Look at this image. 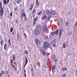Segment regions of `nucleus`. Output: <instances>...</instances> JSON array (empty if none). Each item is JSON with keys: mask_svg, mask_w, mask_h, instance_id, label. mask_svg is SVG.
Returning a JSON list of instances; mask_svg holds the SVG:
<instances>
[{"mask_svg": "<svg viewBox=\"0 0 77 77\" xmlns=\"http://www.w3.org/2000/svg\"><path fill=\"white\" fill-rule=\"evenodd\" d=\"M47 18V15H44V17H42V20H46V19Z\"/></svg>", "mask_w": 77, "mask_h": 77, "instance_id": "nucleus-10", "label": "nucleus"}, {"mask_svg": "<svg viewBox=\"0 0 77 77\" xmlns=\"http://www.w3.org/2000/svg\"><path fill=\"white\" fill-rule=\"evenodd\" d=\"M59 29H57V30H56L55 31V34L56 35H57L58 34H59Z\"/></svg>", "mask_w": 77, "mask_h": 77, "instance_id": "nucleus-15", "label": "nucleus"}, {"mask_svg": "<svg viewBox=\"0 0 77 77\" xmlns=\"http://www.w3.org/2000/svg\"><path fill=\"white\" fill-rule=\"evenodd\" d=\"M58 60H57V59H56L55 60V62H57Z\"/></svg>", "mask_w": 77, "mask_h": 77, "instance_id": "nucleus-52", "label": "nucleus"}, {"mask_svg": "<svg viewBox=\"0 0 77 77\" xmlns=\"http://www.w3.org/2000/svg\"><path fill=\"white\" fill-rule=\"evenodd\" d=\"M56 66L55 65H54L53 66H52V72H54V70L56 69Z\"/></svg>", "mask_w": 77, "mask_h": 77, "instance_id": "nucleus-14", "label": "nucleus"}, {"mask_svg": "<svg viewBox=\"0 0 77 77\" xmlns=\"http://www.w3.org/2000/svg\"><path fill=\"white\" fill-rule=\"evenodd\" d=\"M67 46H68V45H67Z\"/></svg>", "mask_w": 77, "mask_h": 77, "instance_id": "nucleus-62", "label": "nucleus"}, {"mask_svg": "<svg viewBox=\"0 0 77 77\" xmlns=\"http://www.w3.org/2000/svg\"><path fill=\"white\" fill-rule=\"evenodd\" d=\"M8 77H9V75H8Z\"/></svg>", "mask_w": 77, "mask_h": 77, "instance_id": "nucleus-60", "label": "nucleus"}, {"mask_svg": "<svg viewBox=\"0 0 77 77\" xmlns=\"http://www.w3.org/2000/svg\"><path fill=\"white\" fill-rule=\"evenodd\" d=\"M51 15H54L56 14V12L55 11H53L51 12Z\"/></svg>", "mask_w": 77, "mask_h": 77, "instance_id": "nucleus-22", "label": "nucleus"}, {"mask_svg": "<svg viewBox=\"0 0 77 77\" xmlns=\"http://www.w3.org/2000/svg\"><path fill=\"white\" fill-rule=\"evenodd\" d=\"M24 52L25 53H26V54H28V52L27 51L25 50Z\"/></svg>", "mask_w": 77, "mask_h": 77, "instance_id": "nucleus-40", "label": "nucleus"}, {"mask_svg": "<svg viewBox=\"0 0 77 77\" xmlns=\"http://www.w3.org/2000/svg\"><path fill=\"white\" fill-rule=\"evenodd\" d=\"M22 14L20 15V18H21L22 20H23V18H24V20L25 21H27V15L26 14V13L24 11H22Z\"/></svg>", "mask_w": 77, "mask_h": 77, "instance_id": "nucleus-1", "label": "nucleus"}, {"mask_svg": "<svg viewBox=\"0 0 77 77\" xmlns=\"http://www.w3.org/2000/svg\"><path fill=\"white\" fill-rule=\"evenodd\" d=\"M56 43V41H54V40H52L51 42V44H55Z\"/></svg>", "mask_w": 77, "mask_h": 77, "instance_id": "nucleus-17", "label": "nucleus"}, {"mask_svg": "<svg viewBox=\"0 0 77 77\" xmlns=\"http://www.w3.org/2000/svg\"><path fill=\"white\" fill-rule=\"evenodd\" d=\"M3 15V8H1L0 10V16L2 17Z\"/></svg>", "mask_w": 77, "mask_h": 77, "instance_id": "nucleus-5", "label": "nucleus"}, {"mask_svg": "<svg viewBox=\"0 0 77 77\" xmlns=\"http://www.w3.org/2000/svg\"><path fill=\"white\" fill-rule=\"evenodd\" d=\"M51 35H53L54 36V35H55V33L54 32H51Z\"/></svg>", "mask_w": 77, "mask_h": 77, "instance_id": "nucleus-27", "label": "nucleus"}, {"mask_svg": "<svg viewBox=\"0 0 77 77\" xmlns=\"http://www.w3.org/2000/svg\"><path fill=\"white\" fill-rule=\"evenodd\" d=\"M44 47L42 48L43 50H47L48 48V46H50V44L47 42H45L43 44Z\"/></svg>", "mask_w": 77, "mask_h": 77, "instance_id": "nucleus-2", "label": "nucleus"}, {"mask_svg": "<svg viewBox=\"0 0 77 77\" xmlns=\"http://www.w3.org/2000/svg\"><path fill=\"white\" fill-rule=\"evenodd\" d=\"M13 13V12H12V11H11L10 14V15L11 16V17H12Z\"/></svg>", "mask_w": 77, "mask_h": 77, "instance_id": "nucleus-41", "label": "nucleus"}, {"mask_svg": "<svg viewBox=\"0 0 77 77\" xmlns=\"http://www.w3.org/2000/svg\"><path fill=\"white\" fill-rule=\"evenodd\" d=\"M4 48L5 50H8V47H7V44L5 43V44L4 45Z\"/></svg>", "mask_w": 77, "mask_h": 77, "instance_id": "nucleus-7", "label": "nucleus"}, {"mask_svg": "<svg viewBox=\"0 0 77 77\" xmlns=\"http://www.w3.org/2000/svg\"><path fill=\"white\" fill-rule=\"evenodd\" d=\"M43 29L44 31L46 32H49V30H48V28L46 26V25H44L43 27Z\"/></svg>", "mask_w": 77, "mask_h": 77, "instance_id": "nucleus-3", "label": "nucleus"}, {"mask_svg": "<svg viewBox=\"0 0 77 77\" xmlns=\"http://www.w3.org/2000/svg\"><path fill=\"white\" fill-rule=\"evenodd\" d=\"M24 35L25 37H27V35H26V33H24Z\"/></svg>", "mask_w": 77, "mask_h": 77, "instance_id": "nucleus-50", "label": "nucleus"}, {"mask_svg": "<svg viewBox=\"0 0 77 77\" xmlns=\"http://www.w3.org/2000/svg\"><path fill=\"white\" fill-rule=\"evenodd\" d=\"M15 60V56L14 55V56H12V60L13 62H14Z\"/></svg>", "mask_w": 77, "mask_h": 77, "instance_id": "nucleus-20", "label": "nucleus"}, {"mask_svg": "<svg viewBox=\"0 0 77 77\" xmlns=\"http://www.w3.org/2000/svg\"><path fill=\"white\" fill-rule=\"evenodd\" d=\"M55 59H56V56H55V55H53L52 57L53 60H55Z\"/></svg>", "mask_w": 77, "mask_h": 77, "instance_id": "nucleus-30", "label": "nucleus"}, {"mask_svg": "<svg viewBox=\"0 0 77 77\" xmlns=\"http://www.w3.org/2000/svg\"><path fill=\"white\" fill-rule=\"evenodd\" d=\"M62 35V30H60V29L59 32V37L60 38L61 36V35Z\"/></svg>", "mask_w": 77, "mask_h": 77, "instance_id": "nucleus-18", "label": "nucleus"}, {"mask_svg": "<svg viewBox=\"0 0 77 77\" xmlns=\"http://www.w3.org/2000/svg\"><path fill=\"white\" fill-rule=\"evenodd\" d=\"M35 24H36V21H34L33 23V25H35Z\"/></svg>", "mask_w": 77, "mask_h": 77, "instance_id": "nucleus-47", "label": "nucleus"}, {"mask_svg": "<svg viewBox=\"0 0 77 77\" xmlns=\"http://www.w3.org/2000/svg\"><path fill=\"white\" fill-rule=\"evenodd\" d=\"M5 74V72L4 71H1V72L0 73V77H2V75H3Z\"/></svg>", "mask_w": 77, "mask_h": 77, "instance_id": "nucleus-8", "label": "nucleus"}, {"mask_svg": "<svg viewBox=\"0 0 77 77\" xmlns=\"http://www.w3.org/2000/svg\"><path fill=\"white\" fill-rule=\"evenodd\" d=\"M3 40H2L1 42H0L1 45V46H3Z\"/></svg>", "mask_w": 77, "mask_h": 77, "instance_id": "nucleus-26", "label": "nucleus"}, {"mask_svg": "<svg viewBox=\"0 0 77 77\" xmlns=\"http://www.w3.org/2000/svg\"><path fill=\"white\" fill-rule=\"evenodd\" d=\"M46 14L50 16L51 15V12L50 11V10L47 9L46 10Z\"/></svg>", "mask_w": 77, "mask_h": 77, "instance_id": "nucleus-6", "label": "nucleus"}, {"mask_svg": "<svg viewBox=\"0 0 77 77\" xmlns=\"http://www.w3.org/2000/svg\"><path fill=\"white\" fill-rule=\"evenodd\" d=\"M5 74H6V72L5 73Z\"/></svg>", "mask_w": 77, "mask_h": 77, "instance_id": "nucleus-63", "label": "nucleus"}, {"mask_svg": "<svg viewBox=\"0 0 77 77\" xmlns=\"http://www.w3.org/2000/svg\"><path fill=\"white\" fill-rule=\"evenodd\" d=\"M12 35H15V32H13L12 33Z\"/></svg>", "mask_w": 77, "mask_h": 77, "instance_id": "nucleus-49", "label": "nucleus"}, {"mask_svg": "<svg viewBox=\"0 0 77 77\" xmlns=\"http://www.w3.org/2000/svg\"><path fill=\"white\" fill-rule=\"evenodd\" d=\"M10 31L11 32H13V28L12 27H11L10 28Z\"/></svg>", "mask_w": 77, "mask_h": 77, "instance_id": "nucleus-35", "label": "nucleus"}, {"mask_svg": "<svg viewBox=\"0 0 77 77\" xmlns=\"http://www.w3.org/2000/svg\"><path fill=\"white\" fill-rule=\"evenodd\" d=\"M16 21L17 24H18V20L17 19L16 20Z\"/></svg>", "mask_w": 77, "mask_h": 77, "instance_id": "nucleus-46", "label": "nucleus"}, {"mask_svg": "<svg viewBox=\"0 0 77 77\" xmlns=\"http://www.w3.org/2000/svg\"><path fill=\"white\" fill-rule=\"evenodd\" d=\"M75 72H76V76H77V69L76 70Z\"/></svg>", "mask_w": 77, "mask_h": 77, "instance_id": "nucleus-48", "label": "nucleus"}, {"mask_svg": "<svg viewBox=\"0 0 77 77\" xmlns=\"http://www.w3.org/2000/svg\"><path fill=\"white\" fill-rule=\"evenodd\" d=\"M17 39H18V38H19V37H18V34H17Z\"/></svg>", "mask_w": 77, "mask_h": 77, "instance_id": "nucleus-56", "label": "nucleus"}, {"mask_svg": "<svg viewBox=\"0 0 77 77\" xmlns=\"http://www.w3.org/2000/svg\"><path fill=\"white\" fill-rule=\"evenodd\" d=\"M66 73L63 74L62 75V76L63 77H66L65 76H66Z\"/></svg>", "mask_w": 77, "mask_h": 77, "instance_id": "nucleus-37", "label": "nucleus"}, {"mask_svg": "<svg viewBox=\"0 0 77 77\" xmlns=\"http://www.w3.org/2000/svg\"><path fill=\"white\" fill-rule=\"evenodd\" d=\"M34 68H35V69H36V66L35 65H34Z\"/></svg>", "mask_w": 77, "mask_h": 77, "instance_id": "nucleus-53", "label": "nucleus"}, {"mask_svg": "<svg viewBox=\"0 0 77 77\" xmlns=\"http://www.w3.org/2000/svg\"><path fill=\"white\" fill-rule=\"evenodd\" d=\"M34 34L36 36H38L40 35V32L39 30H35L34 32Z\"/></svg>", "mask_w": 77, "mask_h": 77, "instance_id": "nucleus-4", "label": "nucleus"}, {"mask_svg": "<svg viewBox=\"0 0 77 77\" xmlns=\"http://www.w3.org/2000/svg\"><path fill=\"white\" fill-rule=\"evenodd\" d=\"M53 47H55L56 46V44H53Z\"/></svg>", "mask_w": 77, "mask_h": 77, "instance_id": "nucleus-45", "label": "nucleus"}, {"mask_svg": "<svg viewBox=\"0 0 77 77\" xmlns=\"http://www.w3.org/2000/svg\"><path fill=\"white\" fill-rule=\"evenodd\" d=\"M16 2L17 4H20L21 3L22 0H16Z\"/></svg>", "mask_w": 77, "mask_h": 77, "instance_id": "nucleus-16", "label": "nucleus"}, {"mask_svg": "<svg viewBox=\"0 0 77 77\" xmlns=\"http://www.w3.org/2000/svg\"><path fill=\"white\" fill-rule=\"evenodd\" d=\"M14 10L15 11H17V7H16L14 8Z\"/></svg>", "mask_w": 77, "mask_h": 77, "instance_id": "nucleus-44", "label": "nucleus"}, {"mask_svg": "<svg viewBox=\"0 0 77 77\" xmlns=\"http://www.w3.org/2000/svg\"><path fill=\"white\" fill-rule=\"evenodd\" d=\"M69 26V22L68 21H66V26Z\"/></svg>", "mask_w": 77, "mask_h": 77, "instance_id": "nucleus-25", "label": "nucleus"}, {"mask_svg": "<svg viewBox=\"0 0 77 77\" xmlns=\"http://www.w3.org/2000/svg\"><path fill=\"white\" fill-rule=\"evenodd\" d=\"M8 42L9 43L10 45H11V39H9L8 40Z\"/></svg>", "mask_w": 77, "mask_h": 77, "instance_id": "nucleus-34", "label": "nucleus"}, {"mask_svg": "<svg viewBox=\"0 0 77 77\" xmlns=\"http://www.w3.org/2000/svg\"><path fill=\"white\" fill-rule=\"evenodd\" d=\"M41 27V26H40V25H37L36 26V28H37L38 29V28H39Z\"/></svg>", "mask_w": 77, "mask_h": 77, "instance_id": "nucleus-39", "label": "nucleus"}, {"mask_svg": "<svg viewBox=\"0 0 77 77\" xmlns=\"http://www.w3.org/2000/svg\"><path fill=\"white\" fill-rule=\"evenodd\" d=\"M27 63H28V59H27V57H26V58L25 61V65H24V66L25 67V66H26V65H27Z\"/></svg>", "mask_w": 77, "mask_h": 77, "instance_id": "nucleus-9", "label": "nucleus"}, {"mask_svg": "<svg viewBox=\"0 0 77 77\" xmlns=\"http://www.w3.org/2000/svg\"><path fill=\"white\" fill-rule=\"evenodd\" d=\"M41 13H42V11H40L39 12L37 13L38 15H40L41 14Z\"/></svg>", "mask_w": 77, "mask_h": 77, "instance_id": "nucleus-33", "label": "nucleus"}, {"mask_svg": "<svg viewBox=\"0 0 77 77\" xmlns=\"http://www.w3.org/2000/svg\"><path fill=\"white\" fill-rule=\"evenodd\" d=\"M45 50H43L42 49H40V51L42 53L43 52H45Z\"/></svg>", "mask_w": 77, "mask_h": 77, "instance_id": "nucleus-29", "label": "nucleus"}, {"mask_svg": "<svg viewBox=\"0 0 77 77\" xmlns=\"http://www.w3.org/2000/svg\"><path fill=\"white\" fill-rule=\"evenodd\" d=\"M32 75L33 77H34V76H35V75H34V74H33V73H32Z\"/></svg>", "mask_w": 77, "mask_h": 77, "instance_id": "nucleus-55", "label": "nucleus"}, {"mask_svg": "<svg viewBox=\"0 0 77 77\" xmlns=\"http://www.w3.org/2000/svg\"><path fill=\"white\" fill-rule=\"evenodd\" d=\"M16 64V62H14V64L15 65Z\"/></svg>", "mask_w": 77, "mask_h": 77, "instance_id": "nucleus-58", "label": "nucleus"}, {"mask_svg": "<svg viewBox=\"0 0 77 77\" xmlns=\"http://www.w3.org/2000/svg\"><path fill=\"white\" fill-rule=\"evenodd\" d=\"M36 9H35V8H34L32 11V14H35V12H36Z\"/></svg>", "mask_w": 77, "mask_h": 77, "instance_id": "nucleus-24", "label": "nucleus"}, {"mask_svg": "<svg viewBox=\"0 0 77 77\" xmlns=\"http://www.w3.org/2000/svg\"><path fill=\"white\" fill-rule=\"evenodd\" d=\"M11 65L13 66L12 67L13 69H14V67H15V65H14L13 64H12Z\"/></svg>", "mask_w": 77, "mask_h": 77, "instance_id": "nucleus-43", "label": "nucleus"}, {"mask_svg": "<svg viewBox=\"0 0 77 77\" xmlns=\"http://www.w3.org/2000/svg\"><path fill=\"white\" fill-rule=\"evenodd\" d=\"M0 9H2V8H2V2H0Z\"/></svg>", "mask_w": 77, "mask_h": 77, "instance_id": "nucleus-32", "label": "nucleus"}, {"mask_svg": "<svg viewBox=\"0 0 77 77\" xmlns=\"http://www.w3.org/2000/svg\"><path fill=\"white\" fill-rule=\"evenodd\" d=\"M30 7H29V11H32V9L33 8V4H30L29 5Z\"/></svg>", "mask_w": 77, "mask_h": 77, "instance_id": "nucleus-12", "label": "nucleus"}, {"mask_svg": "<svg viewBox=\"0 0 77 77\" xmlns=\"http://www.w3.org/2000/svg\"><path fill=\"white\" fill-rule=\"evenodd\" d=\"M24 69H25V67H24Z\"/></svg>", "mask_w": 77, "mask_h": 77, "instance_id": "nucleus-59", "label": "nucleus"}, {"mask_svg": "<svg viewBox=\"0 0 77 77\" xmlns=\"http://www.w3.org/2000/svg\"><path fill=\"white\" fill-rule=\"evenodd\" d=\"M39 3L38 2V0H36V5H37L38 6H39Z\"/></svg>", "mask_w": 77, "mask_h": 77, "instance_id": "nucleus-21", "label": "nucleus"}, {"mask_svg": "<svg viewBox=\"0 0 77 77\" xmlns=\"http://www.w3.org/2000/svg\"><path fill=\"white\" fill-rule=\"evenodd\" d=\"M66 47V44H65V43H64L63 45V48H65Z\"/></svg>", "mask_w": 77, "mask_h": 77, "instance_id": "nucleus-23", "label": "nucleus"}, {"mask_svg": "<svg viewBox=\"0 0 77 77\" xmlns=\"http://www.w3.org/2000/svg\"><path fill=\"white\" fill-rule=\"evenodd\" d=\"M31 70L32 71H33V68H32L31 69Z\"/></svg>", "mask_w": 77, "mask_h": 77, "instance_id": "nucleus-57", "label": "nucleus"}, {"mask_svg": "<svg viewBox=\"0 0 77 77\" xmlns=\"http://www.w3.org/2000/svg\"><path fill=\"white\" fill-rule=\"evenodd\" d=\"M26 70L25 69H24V77H26Z\"/></svg>", "mask_w": 77, "mask_h": 77, "instance_id": "nucleus-31", "label": "nucleus"}, {"mask_svg": "<svg viewBox=\"0 0 77 77\" xmlns=\"http://www.w3.org/2000/svg\"><path fill=\"white\" fill-rule=\"evenodd\" d=\"M48 20H49V19H50V17H48Z\"/></svg>", "mask_w": 77, "mask_h": 77, "instance_id": "nucleus-54", "label": "nucleus"}, {"mask_svg": "<svg viewBox=\"0 0 77 77\" xmlns=\"http://www.w3.org/2000/svg\"><path fill=\"white\" fill-rule=\"evenodd\" d=\"M38 18V17H37L35 19H34V21H36L37 20V19Z\"/></svg>", "mask_w": 77, "mask_h": 77, "instance_id": "nucleus-42", "label": "nucleus"}, {"mask_svg": "<svg viewBox=\"0 0 77 77\" xmlns=\"http://www.w3.org/2000/svg\"><path fill=\"white\" fill-rule=\"evenodd\" d=\"M9 2V0H4V3L6 5V3H8Z\"/></svg>", "mask_w": 77, "mask_h": 77, "instance_id": "nucleus-13", "label": "nucleus"}, {"mask_svg": "<svg viewBox=\"0 0 77 77\" xmlns=\"http://www.w3.org/2000/svg\"><path fill=\"white\" fill-rule=\"evenodd\" d=\"M49 48H52V47L51 46H49Z\"/></svg>", "mask_w": 77, "mask_h": 77, "instance_id": "nucleus-51", "label": "nucleus"}, {"mask_svg": "<svg viewBox=\"0 0 77 77\" xmlns=\"http://www.w3.org/2000/svg\"><path fill=\"white\" fill-rule=\"evenodd\" d=\"M6 72H8V71H6Z\"/></svg>", "mask_w": 77, "mask_h": 77, "instance_id": "nucleus-61", "label": "nucleus"}, {"mask_svg": "<svg viewBox=\"0 0 77 77\" xmlns=\"http://www.w3.org/2000/svg\"><path fill=\"white\" fill-rule=\"evenodd\" d=\"M62 69L63 71V72H64L65 71L67 70V68H66V67H64L62 68Z\"/></svg>", "mask_w": 77, "mask_h": 77, "instance_id": "nucleus-19", "label": "nucleus"}, {"mask_svg": "<svg viewBox=\"0 0 77 77\" xmlns=\"http://www.w3.org/2000/svg\"><path fill=\"white\" fill-rule=\"evenodd\" d=\"M36 41V44H37L38 45H39V44H40V41H39V39L37 38Z\"/></svg>", "mask_w": 77, "mask_h": 77, "instance_id": "nucleus-11", "label": "nucleus"}, {"mask_svg": "<svg viewBox=\"0 0 77 77\" xmlns=\"http://www.w3.org/2000/svg\"><path fill=\"white\" fill-rule=\"evenodd\" d=\"M72 33V32L70 31V32H69L68 33L69 36H70V35H71Z\"/></svg>", "mask_w": 77, "mask_h": 77, "instance_id": "nucleus-36", "label": "nucleus"}, {"mask_svg": "<svg viewBox=\"0 0 77 77\" xmlns=\"http://www.w3.org/2000/svg\"><path fill=\"white\" fill-rule=\"evenodd\" d=\"M42 53V54H43V55L44 56H45V55H46V53L45 52H43Z\"/></svg>", "mask_w": 77, "mask_h": 77, "instance_id": "nucleus-38", "label": "nucleus"}, {"mask_svg": "<svg viewBox=\"0 0 77 77\" xmlns=\"http://www.w3.org/2000/svg\"><path fill=\"white\" fill-rule=\"evenodd\" d=\"M40 62L38 61L37 62V65H38V68L40 67Z\"/></svg>", "mask_w": 77, "mask_h": 77, "instance_id": "nucleus-28", "label": "nucleus"}]
</instances>
